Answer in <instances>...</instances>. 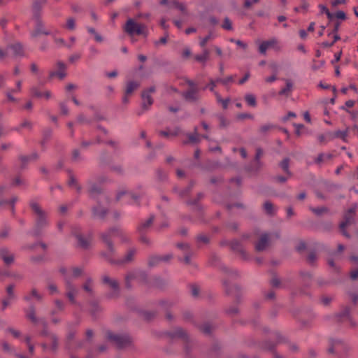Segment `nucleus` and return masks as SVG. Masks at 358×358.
Returning a JSON list of instances; mask_svg holds the SVG:
<instances>
[{"label":"nucleus","mask_w":358,"mask_h":358,"mask_svg":"<svg viewBox=\"0 0 358 358\" xmlns=\"http://www.w3.org/2000/svg\"><path fill=\"white\" fill-rule=\"evenodd\" d=\"M113 237H120L122 238L123 242L128 241V238L120 229L117 227L110 229L101 235L102 240L106 245V250L102 253L103 256L111 263L128 264L131 262L134 259V257L137 253V249L134 248H130L122 259H120L117 261H115L112 259V257L115 252L114 245L111 240Z\"/></svg>","instance_id":"f257e3e1"},{"label":"nucleus","mask_w":358,"mask_h":358,"mask_svg":"<svg viewBox=\"0 0 358 358\" xmlns=\"http://www.w3.org/2000/svg\"><path fill=\"white\" fill-rule=\"evenodd\" d=\"M60 271L64 275L66 278V296L71 303H76L75 297L77 294L78 289L70 282V278H78L83 273L80 267H72L70 268H61Z\"/></svg>","instance_id":"f03ea898"},{"label":"nucleus","mask_w":358,"mask_h":358,"mask_svg":"<svg viewBox=\"0 0 358 358\" xmlns=\"http://www.w3.org/2000/svg\"><path fill=\"white\" fill-rule=\"evenodd\" d=\"M30 206L35 217V225L31 233L35 236H38L48 224L47 213L35 202H31Z\"/></svg>","instance_id":"7ed1b4c3"},{"label":"nucleus","mask_w":358,"mask_h":358,"mask_svg":"<svg viewBox=\"0 0 358 358\" xmlns=\"http://www.w3.org/2000/svg\"><path fill=\"white\" fill-rule=\"evenodd\" d=\"M123 29L131 36L134 35H145L146 27L143 24L136 22L131 18L127 20Z\"/></svg>","instance_id":"20e7f679"},{"label":"nucleus","mask_w":358,"mask_h":358,"mask_svg":"<svg viewBox=\"0 0 358 358\" xmlns=\"http://www.w3.org/2000/svg\"><path fill=\"white\" fill-rule=\"evenodd\" d=\"M106 338L115 344L118 348H124L129 345L131 343V338L126 334H113L111 331H107Z\"/></svg>","instance_id":"39448f33"},{"label":"nucleus","mask_w":358,"mask_h":358,"mask_svg":"<svg viewBox=\"0 0 358 358\" xmlns=\"http://www.w3.org/2000/svg\"><path fill=\"white\" fill-rule=\"evenodd\" d=\"M147 275L145 271L141 270H134L129 272L125 277V285L127 288L131 287V282L136 281L138 283L146 282Z\"/></svg>","instance_id":"423d86ee"},{"label":"nucleus","mask_w":358,"mask_h":358,"mask_svg":"<svg viewBox=\"0 0 358 358\" xmlns=\"http://www.w3.org/2000/svg\"><path fill=\"white\" fill-rule=\"evenodd\" d=\"M24 55V50L22 45L16 43L8 47L6 50L0 49V59H3L9 56L22 57Z\"/></svg>","instance_id":"0eeeda50"},{"label":"nucleus","mask_w":358,"mask_h":358,"mask_svg":"<svg viewBox=\"0 0 358 358\" xmlns=\"http://www.w3.org/2000/svg\"><path fill=\"white\" fill-rule=\"evenodd\" d=\"M139 195L126 189L120 190L116 196L118 201L124 203L138 204Z\"/></svg>","instance_id":"6e6552de"},{"label":"nucleus","mask_w":358,"mask_h":358,"mask_svg":"<svg viewBox=\"0 0 358 358\" xmlns=\"http://www.w3.org/2000/svg\"><path fill=\"white\" fill-rule=\"evenodd\" d=\"M356 212V206H353L348 209L347 212L344 215L343 220L340 224V229L343 233V234L349 238V234L345 231V228L352 224L355 220V215Z\"/></svg>","instance_id":"1a4fd4ad"},{"label":"nucleus","mask_w":358,"mask_h":358,"mask_svg":"<svg viewBox=\"0 0 358 358\" xmlns=\"http://www.w3.org/2000/svg\"><path fill=\"white\" fill-rule=\"evenodd\" d=\"M281 48L279 40L273 37L268 40L264 41L260 43L259 46V52L262 55H265L268 49H272L275 51H280Z\"/></svg>","instance_id":"9d476101"},{"label":"nucleus","mask_w":358,"mask_h":358,"mask_svg":"<svg viewBox=\"0 0 358 358\" xmlns=\"http://www.w3.org/2000/svg\"><path fill=\"white\" fill-rule=\"evenodd\" d=\"M72 235L76 237L78 240V245L83 248H87L91 242L92 236L90 234H87V236H84L81 234L80 229L78 227H75L72 229Z\"/></svg>","instance_id":"9b49d317"},{"label":"nucleus","mask_w":358,"mask_h":358,"mask_svg":"<svg viewBox=\"0 0 358 358\" xmlns=\"http://www.w3.org/2000/svg\"><path fill=\"white\" fill-rule=\"evenodd\" d=\"M155 87L151 86L149 88L143 91L142 97V108L143 110H148L149 107L153 103L152 94L155 92Z\"/></svg>","instance_id":"f8f14e48"},{"label":"nucleus","mask_w":358,"mask_h":358,"mask_svg":"<svg viewBox=\"0 0 358 358\" xmlns=\"http://www.w3.org/2000/svg\"><path fill=\"white\" fill-rule=\"evenodd\" d=\"M52 35V32L45 28L44 22L41 18L36 19L35 26L31 33L32 38H36L40 35Z\"/></svg>","instance_id":"ddd939ff"},{"label":"nucleus","mask_w":358,"mask_h":358,"mask_svg":"<svg viewBox=\"0 0 358 358\" xmlns=\"http://www.w3.org/2000/svg\"><path fill=\"white\" fill-rule=\"evenodd\" d=\"M103 282L108 285V287L111 289V291L108 294L109 297H116L119 294V283L115 279L110 278L108 275H104L103 277Z\"/></svg>","instance_id":"4468645a"},{"label":"nucleus","mask_w":358,"mask_h":358,"mask_svg":"<svg viewBox=\"0 0 358 358\" xmlns=\"http://www.w3.org/2000/svg\"><path fill=\"white\" fill-rule=\"evenodd\" d=\"M15 285L10 284L6 289V296L2 300V310H5L11 303L17 299L14 292Z\"/></svg>","instance_id":"2eb2a0df"},{"label":"nucleus","mask_w":358,"mask_h":358,"mask_svg":"<svg viewBox=\"0 0 358 358\" xmlns=\"http://www.w3.org/2000/svg\"><path fill=\"white\" fill-rule=\"evenodd\" d=\"M168 335L172 339H181L182 341L187 343L188 341L187 334L181 328L177 327L168 332Z\"/></svg>","instance_id":"dca6fc26"},{"label":"nucleus","mask_w":358,"mask_h":358,"mask_svg":"<svg viewBox=\"0 0 358 358\" xmlns=\"http://www.w3.org/2000/svg\"><path fill=\"white\" fill-rule=\"evenodd\" d=\"M56 66L57 70L50 73L49 78L52 79L54 77H57L59 80H62L66 76V65L62 62H58Z\"/></svg>","instance_id":"f3484780"},{"label":"nucleus","mask_w":358,"mask_h":358,"mask_svg":"<svg viewBox=\"0 0 358 358\" xmlns=\"http://www.w3.org/2000/svg\"><path fill=\"white\" fill-rule=\"evenodd\" d=\"M189 89L187 90L184 96L187 101H194L198 99V90L192 81H189Z\"/></svg>","instance_id":"a211bd4d"},{"label":"nucleus","mask_w":358,"mask_h":358,"mask_svg":"<svg viewBox=\"0 0 358 358\" xmlns=\"http://www.w3.org/2000/svg\"><path fill=\"white\" fill-rule=\"evenodd\" d=\"M350 131V127H347L345 130H337L333 133H329L328 134L329 140H332L334 138H341L343 141L347 143L348 141V137L349 132Z\"/></svg>","instance_id":"6ab92c4d"},{"label":"nucleus","mask_w":358,"mask_h":358,"mask_svg":"<svg viewBox=\"0 0 358 358\" xmlns=\"http://www.w3.org/2000/svg\"><path fill=\"white\" fill-rule=\"evenodd\" d=\"M269 242V235L268 234H263L259 236V238L255 244V249L257 251H262L266 248Z\"/></svg>","instance_id":"aec40b11"},{"label":"nucleus","mask_w":358,"mask_h":358,"mask_svg":"<svg viewBox=\"0 0 358 358\" xmlns=\"http://www.w3.org/2000/svg\"><path fill=\"white\" fill-rule=\"evenodd\" d=\"M350 309L348 307H345L339 314L338 317L341 321H348L350 326L355 327L356 325V323L353 321L352 319L350 314Z\"/></svg>","instance_id":"412c9836"},{"label":"nucleus","mask_w":358,"mask_h":358,"mask_svg":"<svg viewBox=\"0 0 358 358\" xmlns=\"http://www.w3.org/2000/svg\"><path fill=\"white\" fill-rule=\"evenodd\" d=\"M177 247L185 252L184 262L186 264H189L191 263V253L189 252V245L186 243H178Z\"/></svg>","instance_id":"4be33fe9"},{"label":"nucleus","mask_w":358,"mask_h":358,"mask_svg":"<svg viewBox=\"0 0 358 358\" xmlns=\"http://www.w3.org/2000/svg\"><path fill=\"white\" fill-rule=\"evenodd\" d=\"M0 257L6 265H10L13 262V255L6 249L0 250Z\"/></svg>","instance_id":"5701e85b"},{"label":"nucleus","mask_w":358,"mask_h":358,"mask_svg":"<svg viewBox=\"0 0 358 358\" xmlns=\"http://www.w3.org/2000/svg\"><path fill=\"white\" fill-rule=\"evenodd\" d=\"M231 247L233 250L239 252L242 255L243 257L246 259L247 256L243 249L242 243L240 241L234 240L231 242Z\"/></svg>","instance_id":"b1692460"},{"label":"nucleus","mask_w":358,"mask_h":358,"mask_svg":"<svg viewBox=\"0 0 358 358\" xmlns=\"http://www.w3.org/2000/svg\"><path fill=\"white\" fill-rule=\"evenodd\" d=\"M154 221V217L150 216L145 221L143 222L138 227V231L139 234L145 233L147 230L151 227Z\"/></svg>","instance_id":"393cba45"},{"label":"nucleus","mask_w":358,"mask_h":358,"mask_svg":"<svg viewBox=\"0 0 358 358\" xmlns=\"http://www.w3.org/2000/svg\"><path fill=\"white\" fill-rule=\"evenodd\" d=\"M140 86V83L136 80H129L126 84L125 94L130 95Z\"/></svg>","instance_id":"a878e982"},{"label":"nucleus","mask_w":358,"mask_h":358,"mask_svg":"<svg viewBox=\"0 0 358 358\" xmlns=\"http://www.w3.org/2000/svg\"><path fill=\"white\" fill-rule=\"evenodd\" d=\"M26 316L34 324H37L38 319L36 316L35 307L31 305L26 310Z\"/></svg>","instance_id":"bb28decb"},{"label":"nucleus","mask_w":358,"mask_h":358,"mask_svg":"<svg viewBox=\"0 0 358 358\" xmlns=\"http://www.w3.org/2000/svg\"><path fill=\"white\" fill-rule=\"evenodd\" d=\"M31 92L34 96L38 98H45V99H49L52 97V93L50 91L41 92L36 87H33L31 89Z\"/></svg>","instance_id":"cd10ccee"},{"label":"nucleus","mask_w":358,"mask_h":358,"mask_svg":"<svg viewBox=\"0 0 358 358\" xmlns=\"http://www.w3.org/2000/svg\"><path fill=\"white\" fill-rule=\"evenodd\" d=\"M43 3H44V1H40V0H36L33 3L32 11H33V15H34L35 20L37 18H40L39 14H40V11L43 7Z\"/></svg>","instance_id":"c85d7f7f"},{"label":"nucleus","mask_w":358,"mask_h":358,"mask_svg":"<svg viewBox=\"0 0 358 358\" xmlns=\"http://www.w3.org/2000/svg\"><path fill=\"white\" fill-rule=\"evenodd\" d=\"M32 298H34L38 301H41L43 296L36 289H32L30 293L25 295L23 299L26 301H30Z\"/></svg>","instance_id":"c756f323"},{"label":"nucleus","mask_w":358,"mask_h":358,"mask_svg":"<svg viewBox=\"0 0 358 358\" xmlns=\"http://www.w3.org/2000/svg\"><path fill=\"white\" fill-rule=\"evenodd\" d=\"M180 133V129L179 128H175L173 129H168L164 131H161L159 132L160 135L166 137V138H171L174 137L178 135Z\"/></svg>","instance_id":"7c9ffc66"},{"label":"nucleus","mask_w":358,"mask_h":358,"mask_svg":"<svg viewBox=\"0 0 358 358\" xmlns=\"http://www.w3.org/2000/svg\"><path fill=\"white\" fill-rule=\"evenodd\" d=\"M286 86L280 90L279 92L280 95L288 96L292 91L293 84L289 79H285Z\"/></svg>","instance_id":"2f4dec72"},{"label":"nucleus","mask_w":358,"mask_h":358,"mask_svg":"<svg viewBox=\"0 0 358 358\" xmlns=\"http://www.w3.org/2000/svg\"><path fill=\"white\" fill-rule=\"evenodd\" d=\"M92 212L95 217L101 218L106 215V209L99 204L93 208Z\"/></svg>","instance_id":"473e14b6"},{"label":"nucleus","mask_w":358,"mask_h":358,"mask_svg":"<svg viewBox=\"0 0 358 358\" xmlns=\"http://www.w3.org/2000/svg\"><path fill=\"white\" fill-rule=\"evenodd\" d=\"M210 52L207 49H204L203 53L201 55H196L194 58L197 62H206L209 57Z\"/></svg>","instance_id":"72a5a7b5"},{"label":"nucleus","mask_w":358,"mask_h":358,"mask_svg":"<svg viewBox=\"0 0 358 358\" xmlns=\"http://www.w3.org/2000/svg\"><path fill=\"white\" fill-rule=\"evenodd\" d=\"M83 288L86 292L92 295L93 293L94 288V284L92 280L90 278L87 279L86 282L84 283Z\"/></svg>","instance_id":"f704fd0d"},{"label":"nucleus","mask_w":358,"mask_h":358,"mask_svg":"<svg viewBox=\"0 0 358 358\" xmlns=\"http://www.w3.org/2000/svg\"><path fill=\"white\" fill-rule=\"evenodd\" d=\"M87 188H88L89 192L91 194L99 193V192H101V188L99 185H98L94 182H89Z\"/></svg>","instance_id":"c9c22d12"},{"label":"nucleus","mask_w":358,"mask_h":358,"mask_svg":"<svg viewBox=\"0 0 358 358\" xmlns=\"http://www.w3.org/2000/svg\"><path fill=\"white\" fill-rule=\"evenodd\" d=\"M215 95L217 101L222 104V108L224 109H227L228 107L229 103L230 102V99L229 98L225 99H222L220 94H218L217 92H215Z\"/></svg>","instance_id":"e433bc0d"},{"label":"nucleus","mask_w":358,"mask_h":358,"mask_svg":"<svg viewBox=\"0 0 358 358\" xmlns=\"http://www.w3.org/2000/svg\"><path fill=\"white\" fill-rule=\"evenodd\" d=\"M188 141H185L184 143H196L199 141V135L196 131V129H195V132L194 134H189L187 135Z\"/></svg>","instance_id":"4c0bfd02"},{"label":"nucleus","mask_w":358,"mask_h":358,"mask_svg":"<svg viewBox=\"0 0 358 358\" xmlns=\"http://www.w3.org/2000/svg\"><path fill=\"white\" fill-rule=\"evenodd\" d=\"M245 100L248 106L255 107L257 105L256 97L252 94H247L245 96Z\"/></svg>","instance_id":"58836bf2"},{"label":"nucleus","mask_w":358,"mask_h":358,"mask_svg":"<svg viewBox=\"0 0 358 358\" xmlns=\"http://www.w3.org/2000/svg\"><path fill=\"white\" fill-rule=\"evenodd\" d=\"M289 159L288 158H285L281 162L280 165L282 169L290 177L292 173L289 170Z\"/></svg>","instance_id":"ea45409f"},{"label":"nucleus","mask_w":358,"mask_h":358,"mask_svg":"<svg viewBox=\"0 0 358 358\" xmlns=\"http://www.w3.org/2000/svg\"><path fill=\"white\" fill-rule=\"evenodd\" d=\"M76 20L73 17H69L66 20V23L64 27L68 30L73 31L76 29Z\"/></svg>","instance_id":"a19ab883"},{"label":"nucleus","mask_w":358,"mask_h":358,"mask_svg":"<svg viewBox=\"0 0 358 358\" xmlns=\"http://www.w3.org/2000/svg\"><path fill=\"white\" fill-rule=\"evenodd\" d=\"M264 209L268 214L270 215L273 214L275 210L273 205L269 201H266L264 203Z\"/></svg>","instance_id":"79ce46f5"},{"label":"nucleus","mask_w":358,"mask_h":358,"mask_svg":"<svg viewBox=\"0 0 358 358\" xmlns=\"http://www.w3.org/2000/svg\"><path fill=\"white\" fill-rule=\"evenodd\" d=\"M52 35V38L54 40V42L58 46H59V47L66 46L68 48H71V45H67L63 38H57L53 34Z\"/></svg>","instance_id":"37998d69"},{"label":"nucleus","mask_w":358,"mask_h":358,"mask_svg":"<svg viewBox=\"0 0 358 358\" xmlns=\"http://www.w3.org/2000/svg\"><path fill=\"white\" fill-rule=\"evenodd\" d=\"M100 310V307L96 301H92L90 303V310L92 314H95Z\"/></svg>","instance_id":"c03bdc74"},{"label":"nucleus","mask_w":358,"mask_h":358,"mask_svg":"<svg viewBox=\"0 0 358 358\" xmlns=\"http://www.w3.org/2000/svg\"><path fill=\"white\" fill-rule=\"evenodd\" d=\"M159 261L160 260L159 256H152L149 258L148 265L150 266H155L158 264Z\"/></svg>","instance_id":"a18cd8bd"},{"label":"nucleus","mask_w":358,"mask_h":358,"mask_svg":"<svg viewBox=\"0 0 358 358\" xmlns=\"http://www.w3.org/2000/svg\"><path fill=\"white\" fill-rule=\"evenodd\" d=\"M222 27H223V29L227 30L232 29V24L231 20L228 17L224 18Z\"/></svg>","instance_id":"49530a36"},{"label":"nucleus","mask_w":358,"mask_h":358,"mask_svg":"<svg viewBox=\"0 0 358 358\" xmlns=\"http://www.w3.org/2000/svg\"><path fill=\"white\" fill-rule=\"evenodd\" d=\"M69 185L70 187H75L78 192L80 190V187L78 185L75 178L73 176H71L69 180Z\"/></svg>","instance_id":"de8ad7c7"},{"label":"nucleus","mask_w":358,"mask_h":358,"mask_svg":"<svg viewBox=\"0 0 358 358\" xmlns=\"http://www.w3.org/2000/svg\"><path fill=\"white\" fill-rule=\"evenodd\" d=\"M213 36H212V34H208V36H206V37L203 38L201 39L200 42H199V45L202 48H204L206 45V43L210 40L212 39Z\"/></svg>","instance_id":"09e8293b"},{"label":"nucleus","mask_w":358,"mask_h":358,"mask_svg":"<svg viewBox=\"0 0 358 358\" xmlns=\"http://www.w3.org/2000/svg\"><path fill=\"white\" fill-rule=\"evenodd\" d=\"M223 271L225 273L228 274L229 276H237L238 271L236 270L230 269L226 266L223 267Z\"/></svg>","instance_id":"8fccbe9b"},{"label":"nucleus","mask_w":358,"mask_h":358,"mask_svg":"<svg viewBox=\"0 0 358 358\" xmlns=\"http://www.w3.org/2000/svg\"><path fill=\"white\" fill-rule=\"evenodd\" d=\"M173 4L174 7L179 9L182 13H185L186 8H185V6L183 3L175 1L173 2Z\"/></svg>","instance_id":"3c124183"},{"label":"nucleus","mask_w":358,"mask_h":358,"mask_svg":"<svg viewBox=\"0 0 358 358\" xmlns=\"http://www.w3.org/2000/svg\"><path fill=\"white\" fill-rule=\"evenodd\" d=\"M273 127H274V126L273 124H266L262 125L260 127L259 131L262 133H265V132H267L268 131L271 130Z\"/></svg>","instance_id":"603ef678"},{"label":"nucleus","mask_w":358,"mask_h":358,"mask_svg":"<svg viewBox=\"0 0 358 358\" xmlns=\"http://www.w3.org/2000/svg\"><path fill=\"white\" fill-rule=\"evenodd\" d=\"M56 310L53 311L55 313L57 311H61L64 309V303L60 300L55 301Z\"/></svg>","instance_id":"864d4df0"},{"label":"nucleus","mask_w":358,"mask_h":358,"mask_svg":"<svg viewBox=\"0 0 358 358\" xmlns=\"http://www.w3.org/2000/svg\"><path fill=\"white\" fill-rule=\"evenodd\" d=\"M37 158L36 154H34L31 156H22L20 157V160L22 163L24 164L25 162H28L31 159H35Z\"/></svg>","instance_id":"5fc2aeb1"},{"label":"nucleus","mask_w":358,"mask_h":358,"mask_svg":"<svg viewBox=\"0 0 358 358\" xmlns=\"http://www.w3.org/2000/svg\"><path fill=\"white\" fill-rule=\"evenodd\" d=\"M20 128H26L28 129H31L32 128V122L29 120H24L20 125Z\"/></svg>","instance_id":"6e6d98bb"},{"label":"nucleus","mask_w":358,"mask_h":358,"mask_svg":"<svg viewBox=\"0 0 358 358\" xmlns=\"http://www.w3.org/2000/svg\"><path fill=\"white\" fill-rule=\"evenodd\" d=\"M311 210L316 215H322L324 212L327 211V208L324 207L321 208H312Z\"/></svg>","instance_id":"4d7b16f0"},{"label":"nucleus","mask_w":358,"mask_h":358,"mask_svg":"<svg viewBox=\"0 0 358 358\" xmlns=\"http://www.w3.org/2000/svg\"><path fill=\"white\" fill-rule=\"evenodd\" d=\"M341 343V341H338V340H336V341H333L331 342V346L329 348V353H334L336 350V348L338 345H339Z\"/></svg>","instance_id":"13d9d810"},{"label":"nucleus","mask_w":358,"mask_h":358,"mask_svg":"<svg viewBox=\"0 0 358 358\" xmlns=\"http://www.w3.org/2000/svg\"><path fill=\"white\" fill-rule=\"evenodd\" d=\"M263 155V150L261 148H257L256 150V155L255 157V161L256 163H259V159Z\"/></svg>","instance_id":"bf43d9fd"},{"label":"nucleus","mask_w":358,"mask_h":358,"mask_svg":"<svg viewBox=\"0 0 358 358\" xmlns=\"http://www.w3.org/2000/svg\"><path fill=\"white\" fill-rule=\"evenodd\" d=\"M6 331L10 332L15 338H18L21 335V333L19 331L13 328H8Z\"/></svg>","instance_id":"052dcab7"},{"label":"nucleus","mask_w":358,"mask_h":358,"mask_svg":"<svg viewBox=\"0 0 358 358\" xmlns=\"http://www.w3.org/2000/svg\"><path fill=\"white\" fill-rule=\"evenodd\" d=\"M140 241L146 245H149L150 243V240L144 235V233L140 234Z\"/></svg>","instance_id":"680f3d73"},{"label":"nucleus","mask_w":358,"mask_h":358,"mask_svg":"<svg viewBox=\"0 0 358 358\" xmlns=\"http://www.w3.org/2000/svg\"><path fill=\"white\" fill-rule=\"evenodd\" d=\"M193 185L192 184H190L187 187H186L185 189L182 190L180 192V195L181 196H185L186 195H187V194L189 193V192L190 191V189H192Z\"/></svg>","instance_id":"e2e57ef3"},{"label":"nucleus","mask_w":358,"mask_h":358,"mask_svg":"<svg viewBox=\"0 0 358 358\" xmlns=\"http://www.w3.org/2000/svg\"><path fill=\"white\" fill-rule=\"evenodd\" d=\"M201 330L205 334H210L211 331V326L209 324H205L202 326Z\"/></svg>","instance_id":"0e129e2a"},{"label":"nucleus","mask_w":358,"mask_h":358,"mask_svg":"<svg viewBox=\"0 0 358 358\" xmlns=\"http://www.w3.org/2000/svg\"><path fill=\"white\" fill-rule=\"evenodd\" d=\"M259 0H245L244 2V6L245 8H250L252 6L254 3L258 2Z\"/></svg>","instance_id":"69168bd1"},{"label":"nucleus","mask_w":358,"mask_h":358,"mask_svg":"<svg viewBox=\"0 0 358 358\" xmlns=\"http://www.w3.org/2000/svg\"><path fill=\"white\" fill-rule=\"evenodd\" d=\"M191 292H192V295L193 296H197L199 295V287L197 286L192 285V286Z\"/></svg>","instance_id":"338daca9"},{"label":"nucleus","mask_w":358,"mask_h":358,"mask_svg":"<svg viewBox=\"0 0 358 358\" xmlns=\"http://www.w3.org/2000/svg\"><path fill=\"white\" fill-rule=\"evenodd\" d=\"M48 288L50 294H54L57 292V286L52 283L49 284Z\"/></svg>","instance_id":"774afa93"}]
</instances>
